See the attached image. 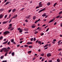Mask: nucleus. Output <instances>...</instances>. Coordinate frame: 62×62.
Returning a JSON list of instances; mask_svg holds the SVG:
<instances>
[{
	"mask_svg": "<svg viewBox=\"0 0 62 62\" xmlns=\"http://www.w3.org/2000/svg\"><path fill=\"white\" fill-rule=\"evenodd\" d=\"M38 22V21H36L35 22V23H37V22Z\"/></svg>",
	"mask_w": 62,
	"mask_h": 62,
	"instance_id": "e2e57ef3",
	"label": "nucleus"
},
{
	"mask_svg": "<svg viewBox=\"0 0 62 62\" xmlns=\"http://www.w3.org/2000/svg\"><path fill=\"white\" fill-rule=\"evenodd\" d=\"M2 62H7V61H3Z\"/></svg>",
	"mask_w": 62,
	"mask_h": 62,
	"instance_id": "4d7b16f0",
	"label": "nucleus"
},
{
	"mask_svg": "<svg viewBox=\"0 0 62 62\" xmlns=\"http://www.w3.org/2000/svg\"><path fill=\"white\" fill-rule=\"evenodd\" d=\"M57 61L58 62H60V60L59 59H58L57 60Z\"/></svg>",
	"mask_w": 62,
	"mask_h": 62,
	"instance_id": "dca6fc26",
	"label": "nucleus"
},
{
	"mask_svg": "<svg viewBox=\"0 0 62 62\" xmlns=\"http://www.w3.org/2000/svg\"><path fill=\"white\" fill-rule=\"evenodd\" d=\"M52 43H53V44H55V42H54V41H53L52 42Z\"/></svg>",
	"mask_w": 62,
	"mask_h": 62,
	"instance_id": "3c124183",
	"label": "nucleus"
},
{
	"mask_svg": "<svg viewBox=\"0 0 62 62\" xmlns=\"http://www.w3.org/2000/svg\"><path fill=\"white\" fill-rule=\"evenodd\" d=\"M11 52H12V51H11L10 52L8 53V54H10L11 53Z\"/></svg>",
	"mask_w": 62,
	"mask_h": 62,
	"instance_id": "37998d69",
	"label": "nucleus"
},
{
	"mask_svg": "<svg viewBox=\"0 0 62 62\" xmlns=\"http://www.w3.org/2000/svg\"><path fill=\"white\" fill-rule=\"evenodd\" d=\"M60 16H61L60 15H59L58 16H57L56 17V18H59V17H60Z\"/></svg>",
	"mask_w": 62,
	"mask_h": 62,
	"instance_id": "5701e85b",
	"label": "nucleus"
},
{
	"mask_svg": "<svg viewBox=\"0 0 62 62\" xmlns=\"http://www.w3.org/2000/svg\"><path fill=\"white\" fill-rule=\"evenodd\" d=\"M16 16H13V17H12V18H15Z\"/></svg>",
	"mask_w": 62,
	"mask_h": 62,
	"instance_id": "052dcab7",
	"label": "nucleus"
},
{
	"mask_svg": "<svg viewBox=\"0 0 62 62\" xmlns=\"http://www.w3.org/2000/svg\"><path fill=\"white\" fill-rule=\"evenodd\" d=\"M47 5H48V6H49V5H50V2H48L47 4Z\"/></svg>",
	"mask_w": 62,
	"mask_h": 62,
	"instance_id": "7c9ffc66",
	"label": "nucleus"
},
{
	"mask_svg": "<svg viewBox=\"0 0 62 62\" xmlns=\"http://www.w3.org/2000/svg\"><path fill=\"white\" fill-rule=\"evenodd\" d=\"M43 35H44V33H43L41 34V36H43Z\"/></svg>",
	"mask_w": 62,
	"mask_h": 62,
	"instance_id": "8fccbe9b",
	"label": "nucleus"
},
{
	"mask_svg": "<svg viewBox=\"0 0 62 62\" xmlns=\"http://www.w3.org/2000/svg\"><path fill=\"white\" fill-rule=\"evenodd\" d=\"M12 27L9 26L8 28V29H9L10 28H11Z\"/></svg>",
	"mask_w": 62,
	"mask_h": 62,
	"instance_id": "58836bf2",
	"label": "nucleus"
},
{
	"mask_svg": "<svg viewBox=\"0 0 62 62\" xmlns=\"http://www.w3.org/2000/svg\"><path fill=\"white\" fill-rule=\"evenodd\" d=\"M0 11L2 12V11H3V9H0Z\"/></svg>",
	"mask_w": 62,
	"mask_h": 62,
	"instance_id": "ea45409f",
	"label": "nucleus"
},
{
	"mask_svg": "<svg viewBox=\"0 0 62 62\" xmlns=\"http://www.w3.org/2000/svg\"><path fill=\"white\" fill-rule=\"evenodd\" d=\"M44 54H40V55H41V56H43Z\"/></svg>",
	"mask_w": 62,
	"mask_h": 62,
	"instance_id": "09e8293b",
	"label": "nucleus"
},
{
	"mask_svg": "<svg viewBox=\"0 0 62 62\" xmlns=\"http://www.w3.org/2000/svg\"><path fill=\"white\" fill-rule=\"evenodd\" d=\"M7 49H8V50H10V49H11V48H10L9 47H8L7 48Z\"/></svg>",
	"mask_w": 62,
	"mask_h": 62,
	"instance_id": "c9c22d12",
	"label": "nucleus"
},
{
	"mask_svg": "<svg viewBox=\"0 0 62 62\" xmlns=\"http://www.w3.org/2000/svg\"><path fill=\"white\" fill-rule=\"evenodd\" d=\"M16 9H14L12 10V12H15V11H16Z\"/></svg>",
	"mask_w": 62,
	"mask_h": 62,
	"instance_id": "f8f14e48",
	"label": "nucleus"
},
{
	"mask_svg": "<svg viewBox=\"0 0 62 62\" xmlns=\"http://www.w3.org/2000/svg\"><path fill=\"white\" fill-rule=\"evenodd\" d=\"M8 22V21L3 22H2V24H6V23H7Z\"/></svg>",
	"mask_w": 62,
	"mask_h": 62,
	"instance_id": "0eeeda50",
	"label": "nucleus"
},
{
	"mask_svg": "<svg viewBox=\"0 0 62 62\" xmlns=\"http://www.w3.org/2000/svg\"><path fill=\"white\" fill-rule=\"evenodd\" d=\"M28 46L27 45H25L24 46L25 47H28Z\"/></svg>",
	"mask_w": 62,
	"mask_h": 62,
	"instance_id": "e433bc0d",
	"label": "nucleus"
},
{
	"mask_svg": "<svg viewBox=\"0 0 62 62\" xmlns=\"http://www.w3.org/2000/svg\"><path fill=\"white\" fill-rule=\"evenodd\" d=\"M33 38H31V41H33Z\"/></svg>",
	"mask_w": 62,
	"mask_h": 62,
	"instance_id": "680f3d73",
	"label": "nucleus"
},
{
	"mask_svg": "<svg viewBox=\"0 0 62 62\" xmlns=\"http://www.w3.org/2000/svg\"><path fill=\"white\" fill-rule=\"evenodd\" d=\"M60 25H61V27H62V23H61V24Z\"/></svg>",
	"mask_w": 62,
	"mask_h": 62,
	"instance_id": "774afa93",
	"label": "nucleus"
},
{
	"mask_svg": "<svg viewBox=\"0 0 62 62\" xmlns=\"http://www.w3.org/2000/svg\"><path fill=\"white\" fill-rule=\"evenodd\" d=\"M36 18V17L35 16H34V17H33V20H35V19Z\"/></svg>",
	"mask_w": 62,
	"mask_h": 62,
	"instance_id": "a211bd4d",
	"label": "nucleus"
},
{
	"mask_svg": "<svg viewBox=\"0 0 62 62\" xmlns=\"http://www.w3.org/2000/svg\"><path fill=\"white\" fill-rule=\"evenodd\" d=\"M56 23H57L56 22H55L54 23V25H56Z\"/></svg>",
	"mask_w": 62,
	"mask_h": 62,
	"instance_id": "6e6d98bb",
	"label": "nucleus"
},
{
	"mask_svg": "<svg viewBox=\"0 0 62 62\" xmlns=\"http://www.w3.org/2000/svg\"><path fill=\"white\" fill-rule=\"evenodd\" d=\"M51 56V54L50 53L48 54H47V57H49V56Z\"/></svg>",
	"mask_w": 62,
	"mask_h": 62,
	"instance_id": "9d476101",
	"label": "nucleus"
},
{
	"mask_svg": "<svg viewBox=\"0 0 62 62\" xmlns=\"http://www.w3.org/2000/svg\"><path fill=\"white\" fill-rule=\"evenodd\" d=\"M56 4H57V3H55L54 5V7H55V5H56Z\"/></svg>",
	"mask_w": 62,
	"mask_h": 62,
	"instance_id": "c03bdc74",
	"label": "nucleus"
},
{
	"mask_svg": "<svg viewBox=\"0 0 62 62\" xmlns=\"http://www.w3.org/2000/svg\"><path fill=\"white\" fill-rule=\"evenodd\" d=\"M10 2H6V5H8V4H9V3Z\"/></svg>",
	"mask_w": 62,
	"mask_h": 62,
	"instance_id": "a878e982",
	"label": "nucleus"
},
{
	"mask_svg": "<svg viewBox=\"0 0 62 62\" xmlns=\"http://www.w3.org/2000/svg\"><path fill=\"white\" fill-rule=\"evenodd\" d=\"M42 29L41 28H40V29H39V31H40Z\"/></svg>",
	"mask_w": 62,
	"mask_h": 62,
	"instance_id": "49530a36",
	"label": "nucleus"
},
{
	"mask_svg": "<svg viewBox=\"0 0 62 62\" xmlns=\"http://www.w3.org/2000/svg\"><path fill=\"white\" fill-rule=\"evenodd\" d=\"M38 32H39L38 31H35L34 32V33H35V34H37V33H38Z\"/></svg>",
	"mask_w": 62,
	"mask_h": 62,
	"instance_id": "c756f323",
	"label": "nucleus"
},
{
	"mask_svg": "<svg viewBox=\"0 0 62 62\" xmlns=\"http://www.w3.org/2000/svg\"><path fill=\"white\" fill-rule=\"evenodd\" d=\"M17 30L19 31L20 33H22V32H23V30H22V29L20 28H17Z\"/></svg>",
	"mask_w": 62,
	"mask_h": 62,
	"instance_id": "f03ea898",
	"label": "nucleus"
},
{
	"mask_svg": "<svg viewBox=\"0 0 62 62\" xmlns=\"http://www.w3.org/2000/svg\"><path fill=\"white\" fill-rule=\"evenodd\" d=\"M45 8H44L43 9H42L40 10L39 12V13H40V12H42L43 11V10H45Z\"/></svg>",
	"mask_w": 62,
	"mask_h": 62,
	"instance_id": "423d86ee",
	"label": "nucleus"
},
{
	"mask_svg": "<svg viewBox=\"0 0 62 62\" xmlns=\"http://www.w3.org/2000/svg\"><path fill=\"white\" fill-rule=\"evenodd\" d=\"M25 22H28V20H27V19H26L25 20Z\"/></svg>",
	"mask_w": 62,
	"mask_h": 62,
	"instance_id": "a18cd8bd",
	"label": "nucleus"
},
{
	"mask_svg": "<svg viewBox=\"0 0 62 62\" xmlns=\"http://www.w3.org/2000/svg\"><path fill=\"white\" fill-rule=\"evenodd\" d=\"M36 38L34 37L33 39L34 41H36Z\"/></svg>",
	"mask_w": 62,
	"mask_h": 62,
	"instance_id": "4c0bfd02",
	"label": "nucleus"
},
{
	"mask_svg": "<svg viewBox=\"0 0 62 62\" xmlns=\"http://www.w3.org/2000/svg\"><path fill=\"white\" fill-rule=\"evenodd\" d=\"M7 15H6L5 16V18H7Z\"/></svg>",
	"mask_w": 62,
	"mask_h": 62,
	"instance_id": "de8ad7c7",
	"label": "nucleus"
},
{
	"mask_svg": "<svg viewBox=\"0 0 62 62\" xmlns=\"http://www.w3.org/2000/svg\"><path fill=\"white\" fill-rule=\"evenodd\" d=\"M23 38H22L21 39H20V40H23Z\"/></svg>",
	"mask_w": 62,
	"mask_h": 62,
	"instance_id": "0e129e2a",
	"label": "nucleus"
},
{
	"mask_svg": "<svg viewBox=\"0 0 62 62\" xmlns=\"http://www.w3.org/2000/svg\"><path fill=\"white\" fill-rule=\"evenodd\" d=\"M8 42V40H7V41L4 42L3 43V44H6V43H7Z\"/></svg>",
	"mask_w": 62,
	"mask_h": 62,
	"instance_id": "9b49d317",
	"label": "nucleus"
},
{
	"mask_svg": "<svg viewBox=\"0 0 62 62\" xmlns=\"http://www.w3.org/2000/svg\"><path fill=\"white\" fill-rule=\"evenodd\" d=\"M49 28H48L46 30V32H47V31H48V30H49Z\"/></svg>",
	"mask_w": 62,
	"mask_h": 62,
	"instance_id": "79ce46f5",
	"label": "nucleus"
},
{
	"mask_svg": "<svg viewBox=\"0 0 62 62\" xmlns=\"http://www.w3.org/2000/svg\"><path fill=\"white\" fill-rule=\"evenodd\" d=\"M27 44H30V42H28L27 43Z\"/></svg>",
	"mask_w": 62,
	"mask_h": 62,
	"instance_id": "5fc2aeb1",
	"label": "nucleus"
},
{
	"mask_svg": "<svg viewBox=\"0 0 62 62\" xmlns=\"http://www.w3.org/2000/svg\"><path fill=\"white\" fill-rule=\"evenodd\" d=\"M42 2H40L39 3V6L40 7H42Z\"/></svg>",
	"mask_w": 62,
	"mask_h": 62,
	"instance_id": "20e7f679",
	"label": "nucleus"
},
{
	"mask_svg": "<svg viewBox=\"0 0 62 62\" xmlns=\"http://www.w3.org/2000/svg\"><path fill=\"white\" fill-rule=\"evenodd\" d=\"M4 56H2L0 57V58L1 59H3L4 58Z\"/></svg>",
	"mask_w": 62,
	"mask_h": 62,
	"instance_id": "4468645a",
	"label": "nucleus"
},
{
	"mask_svg": "<svg viewBox=\"0 0 62 62\" xmlns=\"http://www.w3.org/2000/svg\"><path fill=\"white\" fill-rule=\"evenodd\" d=\"M52 60H49V62H52Z\"/></svg>",
	"mask_w": 62,
	"mask_h": 62,
	"instance_id": "69168bd1",
	"label": "nucleus"
},
{
	"mask_svg": "<svg viewBox=\"0 0 62 62\" xmlns=\"http://www.w3.org/2000/svg\"><path fill=\"white\" fill-rule=\"evenodd\" d=\"M10 41H9V42H8L7 43V44H8V45H9V44H10Z\"/></svg>",
	"mask_w": 62,
	"mask_h": 62,
	"instance_id": "b1692460",
	"label": "nucleus"
},
{
	"mask_svg": "<svg viewBox=\"0 0 62 62\" xmlns=\"http://www.w3.org/2000/svg\"><path fill=\"white\" fill-rule=\"evenodd\" d=\"M12 24H10L9 25V26L12 27Z\"/></svg>",
	"mask_w": 62,
	"mask_h": 62,
	"instance_id": "473e14b6",
	"label": "nucleus"
},
{
	"mask_svg": "<svg viewBox=\"0 0 62 62\" xmlns=\"http://www.w3.org/2000/svg\"><path fill=\"white\" fill-rule=\"evenodd\" d=\"M31 16L30 15H29L28 16H27V17H26V19H29L30 17Z\"/></svg>",
	"mask_w": 62,
	"mask_h": 62,
	"instance_id": "1a4fd4ad",
	"label": "nucleus"
},
{
	"mask_svg": "<svg viewBox=\"0 0 62 62\" xmlns=\"http://www.w3.org/2000/svg\"><path fill=\"white\" fill-rule=\"evenodd\" d=\"M24 33L25 34H27V33H28V32H26Z\"/></svg>",
	"mask_w": 62,
	"mask_h": 62,
	"instance_id": "bf43d9fd",
	"label": "nucleus"
},
{
	"mask_svg": "<svg viewBox=\"0 0 62 62\" xmlns=\"http://www.w3.org/2000/svg\"><path fill=\"white\" fill-rule=\"evenodd\" d=\"M2 39H3V37L2 36H1L0 37V40Z\"/></svg>",
	"mask_w": 62,
	"mask_h": 62,
	"instance_id": "2f4dec72",
	"label": "nucleus"
},
{
	"mask_svg": "<svg viewBox=\"0 0 62 62\" xmlns=\"http://www.w3.org/2000/svg\"><path fill=\"white\" fill-rule=\"evenodd\" d=\"M44 60H45V59H44V58H43L41 60L42 62V61H44Z\"/></svg>",
	"mask_w": 62,
	"mask_h": 62,
	"instance_id": "c85d7f7f",
	"label": "nucleus"
},
{
	"mask_svg": "<svg viewBox=\"0 0 62 62\" xmlns=\"http://www.w3.org/2000/svg\"><path fill=\"white\" fill-rule=\"evenodd\" d=\"M11 42H13L14 41V39H11Z\"/></svg>",
	"mask_w": 62,
	"mask_h": 62,
	"instance_id": "412c9836",
	"label": "nucleus"
},
{
	"mask_svg": "<svg viewBox=\"0 0 62 62\" xmlns=\"http://www.w3.org/2000/svg\"><path fill=\"white\" fill-rule=\"evenodd\" d=\"M3 48V51H4V52H8V50L6 48Z\"/></svg>",
	"mask_w": 62,
	"mask_h": 62,
	"instance_id": "7ed1b4c3",
	"label": "nucleus"
},
{
	"mask_svg": "<svg viewBox=\"0 0 62 62\" xmlns=\"http://www.w3.org/2000/svg\"><path fill=\"white\" fill-rule=\"evenodd\" d=\"M41 41H39L38 42V43L40 44V45L41 44Z\"/></svg>",
	"mask_w": 62,
	"mask_h": 62,
	"instance_id": "aec40b11",
	"label": "nucleus"
},
{
	"mask_svg": "<svg viewBox=\"0 0 62 62\" xmlns=\"http://www.w3.org/2000/svg\"><path fill=\"white\" fill-rule=\"evenodd\" d=\"M54 18L53 19L51 20L49 22V23H52L54 21Z\"/></svg>",
	"mask_w": 62,
	"mask_h": 62,
	"instance_id": "6e6552de",
	"label": "nucleus"
},
{
	"mask_svg": "<svg viewBox=\"0 0 62 62\" xmlns=\"http://www.w3.org/2000/svg\"><path fill=\"white\" fill-rule=\"evenodd\" d=\"M29 47L30 48H32V46H29Z\"/></svg>",
	"mask_w": 62,
	"mask_h": 62,
	"instance_id": "72a5a7b5",
	"label": "nucleus"
},
{
	"mask_svg": "<svg viewBox=\"0 0 62 62\" xmlns=\"http://www.w3.org/2000/svg\"><path fill=\"white\" fill-rule=\"evenodd\" d=\"M32 28H34V27H35V25H32V26L31 27Z\"/></svg>",
	"mask_w": 62,
	"mask_h": 62,
	"instance_id": "cd10ccee",
	"label": "nucleus"
},
{
	"mask_svg": "<svg viewBox=\"0 0 62 62\" xmlns=\"http://www.w3.org/2000/svg\"><path fill=\"white\" fill-rule=\"evenodd\" d=\"M4 17V15L2 14L0 15V19H2Z\"/></svg>",
	"mask_w": 62,
	"mask_h": 62,
	"instance_id": "39448f33",
	"label": "nucleus"
},
{
	"mask_svg": "<svg viewBox=\"0 0 62 62\" xmlns=\"http://www.w3.org/2000/svg\"><path fill=\"white\" fill-rule=\"evenodd\" d=\"M53 40V41H54V42L55 41H56V39H54Z\"/></svg>",
	"mask_w": 62,
	"mask_h": 62,
	"instance_id": "864d4df0",
	"label": "nucleus"
},
{
	"mask_svg": "<svg viewBox=\"0 0 62 62\" xmlns=\"http://www.w3.org/2000/svg\"><path fill=\"white\" fill-rule=\"evenodd\" d=\"M61 40H60L58 42V43H60V42H61Z\"/></svg>",
	"mask_w": 62,
	"mask_h": 62,
	"instance_id": "13d9d810",
	"label": "nucleus"
},
{
	"mask_svg": "<svg viewBox=\"0 0 62 62\" xmlns=\"http://www.w3.org/2000/svg\"><path fill=\"white\" fill-rule=\"evenodd\" d=\"M48 44L46 45L45 46H44V48H45V47H46L47 46H48Z\"/></svg>",
	"mask_w": 62,
	"mask_h": 62,
	"instance_id": "393cba45",
	"label": "nucleus"
},
{
	"mask_svg": "<svg viewBox=\"0 0 62 62\" xmlns=\"http://www.w3.org/2000/svg\"><path fill=\"white\" fill-rule=\"evenodd\" d=\"M39 7H40L39 6H37L36 8V9L38 8H39Z\"/></svg>",
	"mask_w": 62,
	"mask_h": 62,
	"instance_id": "a19ab883",
	"label": "nucleus"
},
{
	"mask_svg": "<svg viewBox=\"0 0 62 62\" xmlns=\"http://www.w3.org/2000/svg\"><path fill=\"white\" fill-rule=\"evenodd\" d=\"M46 16V14L44 13L42 15V16H43V17H44V16Z\"/></svg>",
	"mask_w": 62,
	"mask_h": 62,
	"instance_id": "2eb2a0df",
	"label": "nucleus"
},
{
	"mask_svg": "<svg viewBox=\"0 0 62 62\" xmlns=\"http://www.w3.org/2000/svg\"><path fill=\"white\" fill-rule=\"evenodd\" d=\"M12 56H14V52H12Z\"/></svg>",
	"mask_w": 62,
	"mask_h": 62,
	"instance_id": "6ab92c4d",
	"label": "nucleus"
},
{
	"mask_svg": "<svg viewBox=\"0 0 62 62\" xmlns=\"http://www.w3.org/2000/svg\"><path fill=\"white\" fill-rule=\"evenodd\" d=\"M11 10H12L11 9L9 10L8 11V12H10V11H11Z\"/></svg>",
	"mask_w": 62,
	"mask_h": 62,
	"instance_id": "603ef678",
	"label": "nucleus"
},
{
	"mask_svg": "<svg viewBox=\"0 0 62 62\" xmlns=\"http://www.w3.org/2000/svg\"><path fill=\"white\" fill-rule=\"evenodd\" d=\"M24 31H28V29L25 28L24 29Z\"/></svg>",
	"mask_w": 62,
	"mask_h": 62,
	"instance_id": "ddd939ff",
	"label": "nucleus"
},
{
	"mask_svg": "<svg viewBox=\"0 0 62 62\" xmlns=\"http://www.w3.org/2000/svg\"><path fill=\"white\" fill-rule=\"evenodd\" d=\"M3 48H2L1 50H0V52H3Z\"/></svg>",
	"mask_w": 62,
	"mask_h": 62,
	"instance_id": "bb28decb",
	"label": "nucleus"
},
{
	"mask_svg": "<svg viewBox=\"0 0 62 62\" xmlns=\"http://www.w3.org/2000/svg\"><path fill=\"white\" fill-rule=\"evenodd\" d=\"M9 32L8 31H6L4 32L3 34L4 35H7L8 34H9Z\"/></svg>",
	"mask_w": 62,
	"mask_h": 62,
	"instance_id": "f257e3e1",
	"label": "nucleus"
},
{
	"mask_svg": "<svg viewBox=\"0 0 62 62\" xmlns=\"http://www.w3.org/2000/svg\"><path fill=\"white\" fill-rule=\"evenodd\" d=\"M31 52H32V51H29L28 52V54H30V53H31Z\"/></svg>",
	"mask_w": 62,
	"mask_h": 62,
	"instance_id": "4be33fe9",
	"label": "nucleus"
},
{
	"mask_svg": "<svg viewBox=\"0 0 62 62\" xmlns=\"http://www.w3.org/2000/svg\"><path fill=\"white\" fill-rule=\"evenodd\" d=\"M62 12L61 11L59 12V15H60V14H62Z\"/></svg>",
	"mask_w": 62,
	"mask_h": 62,
	"instance_id": "f704fd0d",
	"label": "nucleus"
},
{
	"mask_svg": "<svg viewBox=\"0 0 62 62\" xmlns=\"http://www.w3.org/2000/svg\"><path fill=\"white\" fill-rule=\"evenodd\" d=\"M10 17H11V14H10L9 16L8 17L7 19H9L10 18Z\"/></svg>",
	"mask_w": 62,
	"mask_h": 62,
	"instance_id": "f3484780",
	"label": "nucleus"
},
{
	"mask_svg": "<svg viewBox=\"0 0 62 62\" xmlns=\"http://www.w3.org/2000/svg\"><path fill=\"white\" fill-rule=\"evenodd\" d=\"M23 42V41H21L20 42V43H22Z\"/></svg>",
	"mask_w": 62,
	"mask_h": 62,
	"instance_id": "338daca9",
	"label": "nucleus"
}]
</instances>
